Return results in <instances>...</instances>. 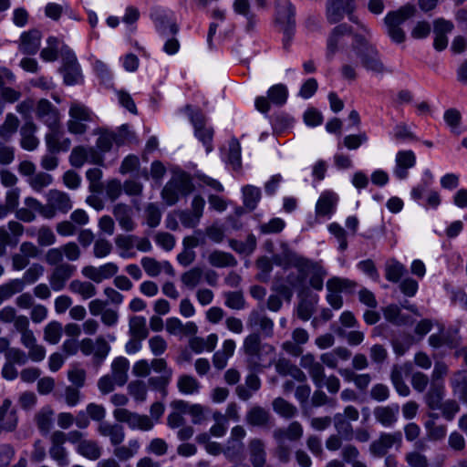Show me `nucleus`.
Instances as JSON below:
<instances>
[{
    "label": "nucleus",
    "mask_w": 467,
    "mask_h": 467,
    "mask_svg": "<svg viewBox=\"0 0 467 467\" xmlns=\"http://www.w3.org/2000/svg\"><path fill=\"white\" fill-rule=\"evenodd\" d=\"M441 411V416L448 421H452L456 414L460 411V405L454 400H447L441 403L438 408Z\"/></svg>",
    "instance_id": "nucleus-60"
},
{
    "label": "nucleus",
    "mask_w": 467,
    "mask_h": 467,
    "mask_svg": "<svg viewBox=\"0 0 467 467\" xmlns=\"http://www.w3.org/2000/svg\"><path fill=\"white\" fill-rule=\"evenodd\" d=\"M75 272L76 266L70 264L64 263L57 265L48 276L51 289L55 292L62 291Z\"/></svg>",
    "instance_id": "nucleus-12"
},
{
    "label": "nucleus",
    "mask_w": 467,
    "mask_h": 467,
    "mask_svg": "<svg viewBox=\"0 0 467 467\" xmlns=\"http://www.w3.org/2000/svg\"><path fill=\"white\" fill-rule=\"evenodd\" d=\"M26 233L31 237L35 236L40 246H51L57 242L56 234L48 225H41L37 229L28 230Z\"/></svg>",
    "instance_id": "nucleus-36"
},
{
    "label": "nucleus",
    "mask_w": 467,
    "mask_h": 467,
    "mask_svg": "<svg viewBox=\"0 0 467 467\" xmlns=\"http://www.w3.org/2000/svg\"><path fill=\"white\" fill-rule=\"evenodd\" d=\"M75 451L82 457L90 461H97L102 454V448L99 446V442L90 439H85L75 448Z\"/></svg>",
    "instance_id": "nucleus-32"
},
{
    "label": "nucleus",
    "mask_w": 467,
    "mask_h": 467,
    "mask_svg": "<svg viewBox=\"0 0 467 467\" xmlns=\"http://www.w3.org/2000/svg\"><path fill=\"white\" fill-rule=\"evenodd\" d=\"M304 429L298 421L291 422L286 428L275 429L273 432V437L275 441H296L302 438Z\"/></svg>",
    "instance_id": "nucleus-26"
},
{
    "label": "nucleus",
    "mask_w": 467,
    "mask_h": 467,
    "mask_svg": "<svg viewBox=\"0 0 467 467\" xmlns=\"http://www.w3.org/2000/svg\"><path fill=\"white\" fill-rule=\"evenodd\" d=\"M256 238L254 234H249L245 241L232 239L229 242L230 247L240 254L249 255L256 248Z\"/></svg>",
    "instance_id": "nucleus-43"
},
{
    "label": "nucleus",
    "mask_w": 467,
    "mask_h": 467,
    "mask_svg": "<svg viewBox=\"0 0 467 467\" xmlns=\"http://www.w3.org/2000/svg\"><path fill=\"white\" fill-rule=\"evenodd\" d=\"M45 197L47 220L54 219L58 213L66 214L73 207V202L69 194L63 191L57 189L49 190Z\"/></svg>",
    "instance_id": "nucleus-5"
},
{
    "label": "nucleus",
    "mask_w": 467,
    "mask_h": 467,
    "mask_svg": "<svg viewBox=\"0 0 467 467\" xmlns=\"http://www.w3.org/2000/svg\"><path fill=\"white\" fill-rule=\"evenodd\" d=\"M269 412L260 406H254L246 414V421L253 426H265L269 420Z\"/></svg>",
    "instance_id": "nucleus-45"
},
{
    "label": "nucleus",
    "mask_w": 467,
    "mask_h": 467,
    "mask_svg": "<svg viewBox=\"0 0 467 467\" xmlns=\"http://www.w3.org/2000/svg\"><path fill=\"white\" fill-rule=\"evenodd\" d=\"M334 426L337 434L346 441H350L353 438L352 425L347 420L343 419L341 413H337L334 416Z\"/></svg>",
    "instance_id": "nucleus-53"
},
{
    "label": "nucleus",
    "mask_w": 467,
    "mask_h": 467,
    "mask_svg": "<svg viewBox=\"0 0 467 467\" xmlns=\"http://www.w3.org/2000/svg\"><path fill=\"white\" fill-rule=\"evenodd\" d=\"M36 115L48 128H54L60 124L58 109L46 99H42L37 102Z\"/></svg>",
    "instance_id": "nucleus-17"
},
{
    "label": "nucleus",
    "mask_w": 467,
    "mask_h": 467,
    "mask_svg": "<svg viewBox=\"0 0 467 467\" xmlns=\"http://www.w3.org/2000/svg\"><path fill=\"white\" fill-rule=\"evenodd\" d=\"M88 161V147L78 146L75 147L69 156L70 164L73 167L80 168Z\"/></svg>",
    "instance_id": "nucleus-62"
},
{
    "label": "nucleus",
    "mask_w": 467,
    "mask_h": 467,
    "mask_svg": "<svg viewBox=\"0 0 467 467\" xmlns=\"http://www.w3.org/2000/svg\"><path fill=\"white\" fill-rule=\"evenodd\" d=\"M405 461L410 467H430L428 457L419 451L407 452L405 454Z\"/></svg>",
    "instance_id": "nucleus-59"
},
{
    "label": "nucleus",
    "mask_w": 467,
    "mask_h": 467,
    "mask_svg": "<svg viewBox=\"0 0 467 467\" xmlns=\"http://www.w3.org/2000/svg\"><path fill=\"white\" fill-rule=\"evenodd\" d=\"M129 360L124 357L117 358L111 364L112 378L119 386H123L128 380Z\"/></svg>",
    "instance_id": "nucleus-35"
},
{
    "label": "nucleus",
    "mask_w": 467,
    "mask_h": 467,
    "mask_svg": "<svg viewBox=\"0 0 467 467\" xmlns=\"http://www.w3.org/2000/svg\"><path fill=\"white\" fill-rule=\"evenodd\" d=\"M129 333L130 337L145 339L148 337L147 320L141 316H133L129 320Z\"/></svg>",
    "instance_id": "nucleus-37"
},
{
    "label": "nucleus",
    "mask_w": 467,
    "mask_h": 467,
    "mask_svg": "<svg viewBox=\"0 0 467 467\" xmlns=\"http://www.w3.org/2000/svg\"><path fill=\"white\" fill-rule=\"evenodd\" d=\"M356 46L354 47L355 54L360 57L362 66L374 74H383L387 71L381 62L379 52L372 46H368L365 37L356 35L354 36Z\"/></svg>",
    "instance_id": "nucleus-4"
},
{
    "label": "nucleus",
    "mask_w": 467,
    "mask_h": 467,
    "mask_svg": "<svg viewBox=\"0 0 467 467\" xmlns=\"http://www.w3.org/2000/svg\"><path fill=\"white\" fill-rule=\"evenodd\" d=\"M140 448L137 439H130L127 445H117L113 451L114 455L121 462H126L134 457Z\"/></svg>",
    "instance_id": "nucleus-39"
},
{
    "label": "nucleus",
    "mask_w": 467,
    "mask_h": 467,
    "mask_svg": "<svg viewBox=\"0 0 467 467\" xmlns=\"http://www.w3.org/2000/svg\"><path fill=\"white\" fill-rule=\"evenodd\" d=\"M190 120L194 128L195 137L204 145L207 152L212 151L213 129L206 125L204 115L201 111L192 112Z\"/></svg>",
    "instance_id": "nucleus-10"
},
{
    "label": "nucleus",
    "mask_w": 467,
    "mask_h": 467,
    "mask_svg": "<svg viewBox=\"0 0 467 467\" xmlns=\"http://www.w3.org/2000/svg\"><path fill=\"white\" fill-rule=\"evenodd\" d=\"M225 306L231 309L240 310L244 307L245 301L241 292L234 291L224 294Z\"/></svg>",
    "instance_id": "nucleus-64"
},
{
    "label": "nucleus",
    "mask_w": 467,
    "mask_h": 467,
    "mask_svg": "<svg viewBox=\"0 0 467 467\" xmlns=\"http://www.w3.org/2000/svg\"><path fill=\"white\" fill-rule=\"evenodd\" d=\"M354 8V0H327V19L330 24L337 23L343 19L345 15H351ZM349 19L358 23L353 16H349Z\"/></svg>",
    "instance_id": "nucleus-9"
},
{
    "label": "nucleus",
    "mask_w": 467,
    "mask_h": 467,
    "mask_svg": "<svg viewBox=\"0 0 467 467\" xmlns=\"http://www.w3.org/2000/svg\"><path fill=\"white\" fill-rule=\"evenodd\" d=\"M424 427L428 439L432 441H441L447 434V427L445 425H437L433 420L425 421Z\"/></svg>",
    "instance_id": "nucleus-55"
},
{
    "label": "nucleus",
    "mask_w": 467,
    "mask_h": 467,
    "mask_svg": "<svg viewBox=\"0 0 467 467\" xmlns=\"http://www.w3.org/2000/svg\"><path fill=\"white\" fill-rule=\"evenodd\" d=\"M60 72L64 83L67 86L78 85L83 82V75L75 53L66 47L62 50V67Z\"/></svg>",
    "instance_id": "nucleus-6"
},
{
    "label": "nucleus",
    "mask_w": 467,
    "mask_h": 467,
    "mask_svg": "<svg viewBox=\"0 0 467 467\" xmlns=\"http://www.w3.org/2000/svg\"><path fill=\"white\" fill-rule=\"evenodd\" d=\"M53 410L49 406L41 408L35 415V421L42 434H47L52 424Z\"/></svg>",
    "instance_id": "nucleus-40"
},
{
    "label": "nucleus",
    "mask_w": 467,
    "mask_h": 467,
    "mask_svg": "<svg viewBox=\"0 0 467 467\" xmlns=\"http://www.w3.org/2000/svg\"><path fill=\"white\" fill-rule=\"evenodd\" d=\"M68 290L84 301L93 298L98 293L97 287L93 283L81 279L70 281Z\"/></svg>",
    "instance_id": "nucleus-24"
},
{
    "label": "nucleus",
    "mask_w": 467,
    "mask_h": 467,
    "mask_svg": "<svg viewBox=\"0 0 467 467\" xmlns=\"http://www.w3.org/2000/svg\"><path fill=\"white\" fill-rule=\"evenodd\" d=\"M402 441L401 432L381 433L379 439L375 440L369 447L370 452L378 457L384 456L389 450L395 445H400Z\"/></svg>",
    "instance_id": "nucleus-14"
},
{
    "label": "nucleus",
    "mask_w": 467,
    "mask_h": 467,
    "mask_svg": "<svg viewBox=\"0 0 467 467\" xmlns=\"http://www.w3.org/2000/svg\"><path fill=\"white\" fill-rule=\"evenodd\" d=\"M113 215L123 230L130 232L135 228V223L132 219V209L130 206L123 203L116 204L113 207Z\"/></svg>",
    "instance_id": "nucleus-29"
},
{
    "label": "nucleus",
    "mask_w": 467,
    "mask_h": 467,
    "mask_svg": "<svg viewBox=\"0 0 467 467\" xmlns=\"http://www.w3.org/2000/svg\"><path fill=\"white\" fill-rule=\"evenodd\" d=\"M267 96L271 103L276 106H282L286 102L288 90L285 85L276 84L268 89Z\"/></svg>",
    "instance_id": "nucleus-51"
},
{
    "label": "nucleus",
    "mask_w": 467,
    "mask_h": 467,
    "mask_svg": "<svg viewBox=\"0 0 467 467\" xmlns=\"http://www.w3.org/2000/svg\"><path fill=\"white\" fill-rule=\"evenodd\" d=\"M383 315L387 321L401 326L409 322V317L401 314L400 308L397 305H389L383 309Z\"/></svg>",
    "instance_id": "nucleus-50"
},
{
    "label": "nucleus",
    "mask_w": 467,
    "mask_h": 467,
    "mask_svg": "<svg viewBox=\"0 0 467 467\" xmlns=\"http://www.w3.org/2000/svg\"><path fill=\"white\" fill-rule=\"evenodd\" d=\"M245 356L247 368L251 371H260L263 368L262 361L264 353L274 352L273 346L263 344L258 333H252L244 339L242 347Z\"/></svg>",
    "instance_id": "nucleus-2"
},
{
    "label": "nucleus",
    "mask_w": 467,
    "mask_h": 467,
    "mask_svg": "<svg viewBox=\"0 0 467 467\" xmlns=\"http://www.w3.org/2000/svg\"><path fill=\"white\" fill-rule=\"evenodd\" d=\"M98 432L102 437H108L111 445L117 446L125 440V431L121 425L102 421L98 427Z\"/></svg>",
    "instance_id": "nucleus-22"
},
{
    "label": "nucleus",
    "mask_w": 467,
    "mask_h": 467,
    "mask_svg": "<svg viewBox=\"0 0 467 467\" xmlns=\"http://www.w3.org/2000/svg\"><path fill=\"white\" fill-rule=\"evenodd\" d=\"M150 18L156 30L162 36L175 35L179 28L174 13L161 6L153 7L150 11Z\"/></svg>",
    "instance_id": "nucleus-8"
},
{
    "label": "nucleus",
    "mask_w": 467,
    "mask_h": 467,
    "mask_svg": "<svg viewBox=\"0 0 467 467\" xmlns=\"http://www.w3.org/2000/svg\"><path fill=\"white\" fill-rule=\"evenodd\" d=\"M62 336V326L57 321L48 323L44 329V339L49 344L59 342Z\"/></svg>",
    "instance_id": "nucleus-58"
},
{
    "label": "nucleus",
    "mask_w": 467,
    "mask_h": 467,
    "mask_svg": "<svg viewBox=\"0 0 467 467\" xmlns=\"http://www.w3.org/2000/svg\"><path fill=\"white\" fill-rule=\"evenodd\" d=\"M140 264L149 276L154 277L159 275L162 269H164L166 273L173 275V268L171 265L167 261L160 263L154 258L143 257L140 261Z\"/></svg>",
    "instance_id": "nucleus-33"
},
{
    "label": "nucleus",
    "mask_w": 467,
    "mask_h": 467,
    "mask_svg": "<svg viewBox=\"0 0 467 467\" xmlns=\"http://www.w3.org/2000/svg\"><path fill=\"white\" fill-rule=\"evenodd\" d=\"M337 202L338 196L335 192L331 191L323 192L316 203L317 217L330 218L336 212Z\"/></svg>",
    "instance_id": "nucleus-19"
},
{
    "label": "nucleus",
    "mask_w": 467,
    "mask_h": 467,
    "mask_svg": "<svg viewBox=\"0 0 467 467\" xmlns=\"http://www.w3.org/2000/svg\"><path fill=\"white\" fill-rule=\"evenodd\" d=\"M51 446L49 455L59 467H67L70 463L68 451L64 446L66 443L65 432L56 431L50 437Z\"/></svg>",
    "instance_id": "nucleus-11"
},
{
    "label": "nucleus",
    "mask_w": 467,
    "mask_h": 467,
    "mask_svg": "<svg viewBox=\"0 0 467 467\" xmlns=\"http://www.w3.org/2000/svg\"><path fill=\"white\" fill-rule=\"evenodd\" d=\"M41 34L37 30L24 32L20 36L19 49L28 55L36 54L40 47Z\"/></svg>",
    "instance_id": "nucleus-28"
},
{
    "label": "nucleus",
    "mask_w": 467,
    "mask_h": 467,
    "mask_svg": "<svg viewBox=\"0 0 467 467\" xmlns=\"http://www.w3.org/2000/svg\"><path fill=\"white\" fill-rule=\"evenodd\" d=\"M49 131L45 136L47 151L50 153H58L69 150L71 141L65 137L64 131L60 128V124L54 128H48Z\"/></svg>",
    "instance_id": "nucleus-13"
},
{
    "label": "nucleus",
    "mask_w": 467,
    "mask_h": 467,
    "mask_svg": "<svg viewBox=\"0 0 467 467\" xmlns=\"http://www.w3.org/2000/svg\"><path fill=\"white\" fill-rule=\"evenodd\" d=\"M327 273L323 267L321 262L308 259L303 267L298 271L297 275H289L287 276V285L275 284V288L282 294L289 295L292 288L304 289L306 278L309 279V285L317 290L321 291L324 286V279Z\"/></svg>",
    "instance_id": "nucleus-1"
},
{
    "label": "nucleus",
    "mask_w": 467,
    "mask_h": 467,
    "mask_svg": "<svg viewBox=\"0 0 467 467\" xmlns=\"http://www.w3.org/2000/svg\"><path fill=\"white\" fill-rule=\"evenodd\" d=\"M27 182L35 192H41L43 189L53 183V176L40 171L28 178Z\"/></svg>",
    "instance_id": "nucleus-48"
},
{
    "label": "nucleus",
    "mask_w": 467,
    "mask_h": 467,
    "mask_svg": "<svg viewBox=\"0 0 467 467\" xmlns=\"http://www.w3.org/2000/svg\"><path fill=\"white\" fill-rule=\"evenodd\" d=\"M113 417L117 421L126 423L133 431H149L154 427V421L149 416L130 411L125 408L114 410Z\"/></svg>",
    "instance_id": "nucleus-7"
},
{
    "label": "nucleus",
    "mask_w": 467,
    "mask_h": 467,
    "mask_svg": "<svg viewBox=\"0 0 467 467\" xmlns=\"http://www.w3.org/2000/svg\"><path fill=\"white\" fill-rule=\"evenodd\" d=\"M208 261L214 267H228L237 265L235 258L229 253L223 251H213L208 256Z\"/></svg>",
    "instance_id": "nucleus-41"
},
{
    "label": "nucleus",
    "mask_w": 467,
    "mask_h": 467,
    "mask_svg": "<svg viewBox=\"0 0 467 467\" xmlns=\"http://www.w3.org/2000/svg\"><path fill=\"white\" fill-rule=\"evenodd\" d=\"M250 461L254 467H263L265 463V447L260 439H253L249 445Z\"/></svg>",
    "instance_id": "nucleus-34"
},
{
    "label": "nucleus",
    "mask_w": 467,
    "mask_h": 467,
    "mask_svg": "<svg viewBox=\"0 0 467 467\" xmlns=\"http://www.w3.org/2000/svg\"><path fill=\"white\" fill-rule=\"evenodd\" d=\"M350 32V27L347 24L338 25L332 30L327 40V57L328 59L333 58L335 54L343 47L345 37L348 36Z\"/></svg>",
    "instance_id": "nucleus-16"
},
{
    "label": "nucleus",
    "mask_w": 467,
    "mask_h": 467,
    "mask_svg": "<svg viewBox=\"0 0 467 467\" xmlns=\"http://www.w3.org/2000/svg\"><path fill=\"white\" fill-rule=\"evenodd\" d=\"M21 291H23V281L20 278L10 279L0 285V300L3 303Z\"/></svg>",
    "instance_id": "nucleus-46"
},
{
    "label": "nucleus",
    "mask_w": 467,
    "mask_h": 467,
    "mask_svg": "<svg viewBox=\"0 0 467 467\" xmlns=\"http://www.w3.org/2000/svg\"><path fill=\"white\" fill-rule=\"evenodd\" d=\"M276 21L282 26L284 34L289 36L295 27V9L290 3L278 6Z\"/></svg>",
    "instance_id": "nucleus-23"
},
{
    "label": "nucleus",
    "mask_w": 467,
    "mask_h": 467,
    "mask_svg": "<svg viewBox=\"0 0 467 467\" xmlns=\"http://www.w3.org/2000/svg\"><path fill=\"white\" fill-rule=\"evenodd\" d=\"M429 344L435 348L448 347L454 348L459 345V337L457 329L441 328L438 334H432L429 337Z\"/></svg>",
    "instance_id": "nucleus-21"
},
{
    "label": "nucleus",
    "mask_w": 467,
    "mask_h": 467,
    "mask_svg": "<svg viewBox=\"0 0 467 467\" xmlns=\"http://www.w3.org/2000/svg\"><path fill=\"white\" fill-rule=\"evenodd\" d=\"M137 237L134 235L119 234L115 238V244L120 250L119 256L122 258H130L134 256L130 251L135 246Z\"/></svg>",
    "instance_id": "nucleus-44"
},
{
    "label": "nucleus",
    "mask_w": 467,
    "mask_h": 467,
    "mask_svg": "<svg viewBox=\"0 0 467 467\" xmlns=\"http://www.w3.org/2000/svg\"><path fill=\"white\" fill-rule=\"evenodd\" d=\"M202 276L203 272L201 267H192L181 275V281L185 287L193 289L202 282Z\"/></svg>",
    "instance_id": "nucleus-49"
},
{
    "label": "nucleus",
    "mask_w": 467,
    "mask_h": 467,
    "mask_svg": "<svg viewBox=\"0 0 467 467\" xmlns=\"http://www.w3.org/2000/svg\"><path fill=\"white\" fill-rule=\"evenodd\" d=\"M399 412L400 406L398 404H391L376 408L374 416L377 421L384 427H391L397 422Z\"/></svg>",
    "instance_id": "nucleus-25"
},
{
    "label": "nucleus",
    "mask_w": 467,
    "mask_h": 467,
    "mask_svg": "<svg viewBox=\"0 0 467 467\" xmlns=\"http://www.w3.org/2000/svg\"><path fill=\"white\" fill-rule=\"evenodd\" d=\"M19 119L13 113L5 116L4 123L0 126V138L4 140L10 139L17 130Z\"/></svg>",
    "instance_id": "nucleus-52"
},
{
    "label": "nucleus",
    "mask_w": 467,
    "mask_h": 467,
    "mask_svg": "<svg viewBox=\"0 0 467 467\" xmlns=\"http://www.w3.org/2000/svg\"><path fill=\"white\" fill-rule=\"evenodd\" d=\"M416 13V7L412 5H405L397 11L389 12L384 22L386 26H400L406 20L412 17Z\"/></svg>",
    "instance_id": "nucleus-27"
},
{
    "label": "nucleus",
    "mask_w": 467,
    "mask_h": 467,
    "mask_svg": "<svg viewBox=\"0 0 467 467\" xmlns=\"http://www.w3.org/2000/svg\"><path fill=\"white\" fill-rule=\"evenodd\" d=\"M193 190L190 177L184 173H176L165 184L161 198L168 206L174 205L182 196L188 195Z\"/></svg>",
    "instance_id": "nucleus-3"
},
{
    "label": "nucleus",
    "mask_w": 467,
    "mask_h": 467,
    "mask_svg": "<svg viewBox=\"0 0 467 467\" xmlns=\"http://www.w3.org/2000/svg\"><path fill=\"white\" fill-rule=\"evenodd\" d=\"M416 165V155L411 150H399L395 157L393 174L399 180L409 176V170Z\"/></svg>",
    "instance_id": "nucleus-15"
},
{
    "label": "nucleus",
    "mask_w": 467,
    "mask_h": 467,
    "mask_svg": "<svg viewBox=\"0 0 467 467\" xmlns=\"http://www.w3.org/2000/svg\"><path fill=\"white\" fill-rule=\"evenodd\" d=\"M407 274V268L397 260L389 261L385 267V277L388 281L398 283Z\"/></svg>",
    "instance_id": "nucleus-42"
},
{
    "label": "nucleus",
    "mask_w": 467,
    "mask_h": 467,
    "mask_svg": "<svg viewBox=\"0 0 467 467\" xmlns=\"http://www.w3.org/2000/svg\"><path fill=\"white\" fill-rule=\"evenodd\" d=\"M128 391L137 401H144L147 397V387L143 381L134 380L128 385Z\"/></svg>",
    "instance_id": "nucleus-63"
},
{
    "label": "nucleus",
    "mask_w": 467,
    "mask_h": 467,
    "mask_svg": "<svg viewBox=\"0 0 467 467\" xmlns=\"http://www.w3.org/2000/svg\"><path fill=\"white\" fill-rule=\"evenodd\" d=\"M68 115L71 119L84 122L90 121L92 119V112L89 109L78 102H73L70 105Z\"/></svg>",
    "instance_id": "nucleus-56"
},
{
    "label": "nucleus",
    "mask_w": 467,
    "mask_h": 467,
    "mask_svg": "<svg viewBox=\"0 0 467 467\" xmlns=\"http://www.w3.org/2000/svg\"><path fill=\"white\" fill-rule=\"evenodd\" d=\"M36 126L32 121H26L20 130L21 147L26 150H34L39 145L38 139L35 136Z\"/></svg>",
    "instance_id": "nucleus-30"
},
{
    "label": "nucleus",
    "mask_w": 467,
    "mask_h": 467,
    "mask_svg": "<svg viewBox=\"0 0 467 467\" xmlns=\"http://www.w3.org/2000/svg\"><path fill=\"white\" fill-rule=\"evenodd\" d=\"M306 260V257H304L296 254V252L288 249L287 247H285L281 254H276L273 255V262L276 265L282 266L285 269L293 266L296 268L297 271H299L303 267Z\"/></svg>",
    "instance_id": "nucleus-20"
},
{
    "label": "nucleus",
    "mask_w": 467,
    "mask_h": 467,
    "mask_svg": "<svg viewBox=\"0 0 467 467\" xmlns=\"http://www.w3.org/2000/svg\"><path fill=\"white\" fill-rule=\"evenodd\" d=\"M285 227V222L279 218L275 217L269 222L260 224L259 231L263 234H278Z\"/></svg>",
    "instance_id": "nucleus-61"
},
{
    "label": "nucleus",
    "mask_w": 467,
    "mask_h": 467,
    "mask_svg": "<svg viewBox=\"0 0 467 467\" xmlns=\"http://www.w3.org/2000/svg\"><path fill=\"white\" fill-rule=\"evenodd\" d=\"M445 386L443 382H431L430 389L425 395V403L432 410H438L443 402Z\"/></svg>",
    "instance_id": "nucleus-31"
},
{
    "label": "nucleus",
    "mask_w": 467,
    "mask_h": 467,
    "mask_svg": "<svg viewBox=\"0 0 467 467\" xmlns=\"http://www.w3.org/2000/svg\"><path fill=\"white\" fill-rule=\"evenodd\" d=\"M247 326L251 328H258L266 337L274 334V321L262 310H253L248 316Z\"/></svg>",
    "instance_id": "nucleus-18"
},
{
    "label": "nucleus",
    "mask_w": 467,
    "mask_h": 467,
    "mask_svg": "<svg viewBox=\"0 0 467 467\" xmlns=\"http://www.w3.org/2000/svg\"><path fill=\"white\" fill-rule=\"evenodd\" d=\"M368 136L366 133H359V134H351L347 135L342 142H338L337 148L342 149L343 147H346L348 150H358L363 143L367 142Z\"/></svg>",
    "instance_id": "nucleus-57"
},
{
    "label": "nucleus",
    "mask_w": 467,
    "mask_h": 467,
    "mask_svg": "<svg viewBox=\"0 0 467 467\" xmlns=\"http://www.w3.org/2000/svg\"><path fill=\"white\" fill-rule=\"evenodd\" d=\"M243 202L244 205L253 211L256 208L261 199V190L253 185H246L243 188Z\"/></svg>",
    "instance_id": "nucleus-47"
},
{
    "label": "nucleus",
    "mask_w": 467,
    "mask_h": 467,
    "mask_svg": "<svg viewBox=\"0 0 467 467\" xmlns=\"http://www.w3.org/2000/svg\"><path fill=\"white\" fill-rule=\"evenodd\" d=\"M273 409L281 417L286 419L293 418L297 412L296 408L283 398H276L274 400Z\"/></svg>",
    "instance_id": "nucleus-54"
},
{
    "label": "nucleus",
    "mask_w": 467,
    "mask_h": 467,
    "mask_svg": "<svg viewBox=\"0 0 467 467\" xmlns=\"http://www.w3.org/2000/svg\"><path fill=\"white\" fill-rule=\"evenodd\" d=\"M177 388L184 395H196L200 392L202 385L194 377L182 375L178 378Z\"/></svg>",
    "instance_id": "nucleus-38"
}]
</instances>
